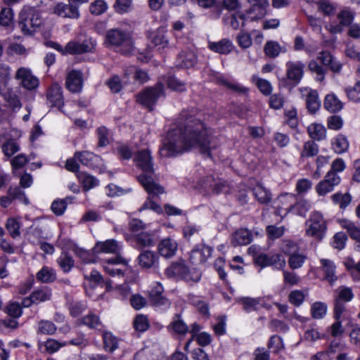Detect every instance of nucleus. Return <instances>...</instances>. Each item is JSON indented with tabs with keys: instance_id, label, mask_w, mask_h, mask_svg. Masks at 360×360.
Listing matches in <instances>:
<instances>
[{
	"instance_id": "obj_34",
	"label": "nucleus",
	"mask_w": 360,
	"mask_h": 360,
	"mask_svg": "<svg viewBox=\"0 0 360 360\" xmlns=\"http://www.w3.org/2000/svg\"><path fill=\"white\" fill-rule=\"evenodd\" d=\"M37 280L43 283H51L57 278L55 269L51 267L44 266L36 274Z\"/></svg>"
},
{
	"instance_id": "obj_17",
	"label": "nucleus",
	"mask_w": 360,
	"mask_h": 360,
	"mask_svg": "<svg viewBox=\"0 0 360 360\" xmlns=\"http://www.w3.org/2000/svg\"><path fill=\"white\" fill-rule=\"evenodd\" d=\"M248 2L251 6L245 13L250 15L252 21L262 19L266 15L269 5L267 0H248Z\"/></svg>"
},
{
	"instance_id": "obj_29",
	"label": "nucleus",
	"mask_w": 360,
	"mask_h": 360,
	"mask_svg": "<svg viewBox=\"0 0 360 360\" xmlns=\"http://www.w3.org/2000/svg\"><path fill=\"white\" fill-rule=\"evenodd\" d=\"M252 240V235L247 229H240L235 231L231 237V244L233 246L246 245Z\"/></svg>"
},
{
	"instance_id": "obj_51",
	"label": "nucleus",
	"mask_w": 360,
	"mask_h": 360,
	"mask_svg": "<svg viewBox=\"0 0 360 360\" xmlns=\"http://www.w3.org/2000/svg\"><path fill=\"white\" fill-rule=\"evenodd\" d=\"M238 302L243 304L244 311L250 312L257 309V307L260 303V300L258 298L243 297L239 298Z\"/></svg>"
},
{
	"instance_id": "obj_48",
	"label": "nucleus",
	"mask_w": 360,
	"mask_h": 360,
	"mask_svg": "<svg viewBox=\"0 0 360 360\" xmlns=\"http://www.w3.org/2000/svg\"><path fill=\"white\" fill-rule=\"evenodd\" d=\"M341 226L342 228L347 229L352 239L360 242V228L356 226L354 222L345 219L341 222Z\"/></svg>"
},
{
	"instance_id": "obj_15",
	"label": "nucleus",
	"mask_w": 360,
	"mask_h": 360,
	"mask_svg": "<svg viewBox=\"0 0 360 360\" xmlns=\"http://www.w3.org/2000/svg\"><path fill=\"white\" fill-rule=\"evenodd\" d=\"M163 291V287L160 283H158L150 291L149 300L153 306L165 310L170 307L171 302L162 295Z\"/></svg>"
},
{
	"instance_id": "obj_8",
	"label": "nucleus",
	"mask_w": 360,
	"mask_h": 360,
	"mask_svg": "<svg viewBox=\"0 0 360 360\" xmlns=\"http://www.w3.org/2000/svg\"><path fill=\"white\" fill-rule=\"evenodd\" d=\"M337 295L334 302V316L338 319L345 311V302L351 301L354 297V294L350 288L342 285L336 290Z\"/></svg>"
},
{
	"instance_id": "obj_57",
	"label": "nucleus",
	"mask_w": 360,
	"mask_h": 360,
	"mask_svg": "<svg viewBox=\"0 0 360 360\" xmlns=\"http://www.w3.org/2000/svg\"><path fill=\"white\" fill-rule=\"evenodd\" d=\"M309 70L316 75V80L318 82H323L325 79L326 70L318 63L316 60H311L308 65Z\"/></svg>"
},
{
	"instance_id": "obj_19",
	"label": "nucleus",
	"mask_w": 360,
	"mask_h": 360,
	"mask_svg": "<svg viewBox=\"0 0 360 360\" xmlns=\"http://www.w3.org/2000/svg\"><path fill=\"white\" fill-rule=\"evenodd\" d=\"M65 86L72 93H79L83 87V74L81 71H70L65 79Z\"/></svg>"
},
{
	"instance_id": "obj_5",
	"label": "nucleus",
	"mask_w": 360,
	"mask_h": 360,
	"mask_svg": "<svg viewBox=\"0 0 360 360\" xmlns=\"http://www.w3.org/2000/svg\"><path fill=\"white\" fill-rule=\"evenodd\" d=\"M42 22L37 9L31 6H24L19 14V27L25 34H32Z\"/></svg>"
},
{
	"instance_id": "obj_13",
	"label": "nucleus",
	"mask_w": 360,
	"mask_h": 360,
	"mask_svg": "<svg viewBox=\"0 0 360 360\" xmlns=\"http://www.w3.org/2000/svg\"><path fill=\"white\" fill-rule=\"evenodd\" d=\"M95 43L91 39H85L83 41H69L65 46V51L68 54L77 55L91 52L94 49Z\"/></svg>"
},
{
	"instance_id": "obj_45",
	"label": "nucleus",
	"mask_w": 360,
	"mask_h": 360,
	"mask_svg": "<svg viewBox=\"0 0 360 360\" xmlns=\"http://www.w3.org/2000/svg\"><path fill=\"white\" fill-rule=\"evenodd\" d=\"M334 204L339 205L340 209H345L352 202V195L349 193L345 194L338 192L331 196Z\"/></svg>"
},
{
	"instance_id": "obj_25",
	"label": "nucleus",
	"mask_w": 360,
	"mask_h": 360,
	"mask_svg": "<svg viewBox=\"0 0 360 360\" xmlns=\"http://www.w3.org/2000/svg\"><path fill=\"white\" fill-rule=\"evenodd\" d=\"M197 63V56L191 50L180 52L176 58V66L180 68H191Z\"/></svg>"
},
{
	"instance_id": "obj_54",
	"label": "nucleus",
	"mask_w": 360,
	"mask_h": 360,
	"mask_svg": "<svg viewBox=\"0 0 360 360\" xmlns=\"http://www.w3.org/2000/svg\"><path fill=\"white\" fill-rule=\"evenodd\" d=\"M148 195L149 196L147 198L146 200L144 202L139 210L143 211L145 210H151L158 214L162 213V209L161 206L153 200V197L158 196L160 194L154 195L148 193Z\"/></svg>"
},
{
	"instance_id": "obj_26",
	"label": "nucleus",
	"mask_w": 360,
	"mask_h": 360,
	"mask_svg": "<svg viewBox=\"0 0 360 360\" xmlns=\"http://www.w3.org/2000/svg\"><path fill=\"white\" fill-rule=\"evenodd\" d=\"M117 264H123L126 266L127 264V262L120 255H118L112 258L106 259L103 263L104 270L111 276L122 274V271L121 269H115L112 266L113 265Z\"/></svg>"
},
{
	"instance_id": "obj_41",
	"label": "nucleus",
	"mask_w": 360,
	"mask_h": 360,
	"mask_svg": "<svg viewBox=\"0 0 360 360\" xmlns=\"http://www.w3.org/2000/svg\"><path fill=\"white\" fill-rule=\"evenodd\" d=\"M165 82L169 89L176 92H184L186 91V83L175 75H169L165 77Z\"/></svg>"
},
{
	"instance_id": "obj_9",
	"label": "nucleus",
	"mask_w": 360,
	"mask_h": 360,
	"mask_svg": "<svg viewBox=\"0 0 360 360\" xmlns=\"http://www.w3.org/2000/svg\"><path fill=\"white\" fill-rule=\"evenodd\" d=\"M341 178L338 174L327 172L323 180L315 186V191L319 196H325L334 191L335 187L340 184Z\"/></svg>"
},
{
	"instance_id": "obj_61",
	"label": "nucleus",
	"mask_w": 360,
	"mask_h": 360,
	"mask_svg": "<svg viewBox=\"0 0 360 360\" xmlns=\"http://www.w3.org/2000/svg\"><path fill=\"white\" fill-rule=\"evenodd\" d=\"M281 51V47L278 42L268 41L264 46V52L270 58L277 57Z\"/></svg>"
},
{
	"instance_id": "obj_24",
	"label": "nucleus",
	"mask_w": 360,
	"mask_h": 360,
	"mask_svg": "<svg viewBox=\"0 0 360 360\" xmlns=\"http://www.w3.org/2000/svg\"><path fill=\"white\" fill-rule=\"evenodd\" d=\"M246 20V15L241 12L226 14L223 17L224 23L235 30L244 27Z\"/></svg>"
},
{
	"instance_id": "obj_58",
	"label": "nucleus",
	"mask_w": 360,
	"mask_h": 360,
	"mask_svg": "<svg viewBox=\"0 0 360 360\" xmlns=\"http://www.w3.org/2000/svg\"><path fill=\"white\" fill-rule=\"evenodd\" d=\"M252 79L256 83L257 88L263 94H271L272 91V86L269 81L259 78L257 75H253Z\"/></svg>"
},
{
	"instance_id": "obj_44",
	"label": "nucleus",
	"mask_w": 360,
	"mask_h": 360,
	"mask_svg": "<svg viewBox=\"0 0 360 360\" xmlns=\"http://www.w3.org/2000/svg\"><path fill=\"white\" fill-rule=\"evenodd\" d=\"M6 229L9 233L10 236L15 239L20 236V228L21 224L20 221H18L15 218H8L6 223Z\"/></svg>"
},
{
	"instance_id": "obj_55",
	"label": "nucleus",
	"mask_w": 360,
	"mask_h": 360,
	"mask_svg": "<svg viewBox=\"0 0 360 360\" xmlns=\"http://www.w3.org/2000/svg\"><path fill=\"white\" fill-rule=\"evenodd\" d=\"M175 317L176 319H174L169 326V328H172V330L177 334L179 335H185L188 332V327L184 322L183 320L179 319V315L176 314Z\"/></svg>"
},
{
	"instance_id": "obj_64",
	"label": "nucleus",
	"mask_w": 360,
	"mask_h": 360,
	"mask_svg": "<svg viewBox=\"0 0 360 360\" xmlns=\"http://www.w3.org/2000/svg\"><path fill=\"white\" fill-rule=\"evenodd\" d=\"M154 46L158 47V49H162L167 47L168 44V39L163 32L158 31L151 40Z\"/></svg>"
},
{
	"instance_id": "obj_2",
	"label": "nucleus",
	"mask_w": 360,
	"mask_h": 360,
	"mask_svg": "<svg viewBox=\"0 0 360 360\" xmlns=\"http://www.w3.org/2000/svg\"><path fill=\"white\" fill-rule=\"evenodd\" d=\"M134 161L141 173L137 176V180L149 194H162L164 187L155 182V173L150 152L142 150L136 153Z\"/></svg>"
},
{
	"instance_id": "obj_56",
	"label": "nucleus",
	"mask_w": 360,
	"mask_h": 360,
	"mask_svg": "<svg viewBox=\"0 0 360 360\" xmlns=\"http://www.w3.org/2000/svg\"><path fill=\"white\" fill-rule=\"evenodd\" d=\"M327 312V305L321 302H315L311 308V316L314 319H320L325 316Z\"/></svg>"
},
{
	"instance_id": "obj_39",
	"label": "nucleus",
	"mask_w": 360,
	"mask_h": 360,
	"mask_svg": "<svg viewBox=\"0 0 360 360\" xmlns=\"http://www.w3.org/2000/svg\"><path fill=\"white\" fill-rule=\"evenodd\" d=\"M134 241L139 248L153 246L155 244L154 236L150 233L142 231L135 236Z\"/></svg>"
},
{
	"instance_id": "obj_1",
	"label": "nucleus",
	"mask_w": 360,
	"mask_h": 360,
	"mask_svg": "<svg viewBox=\"0 0 360 360\" xmlns=\"http://www.w3.org/2000/svg\"><path fill=\"white\" fill-rule=\"evenodd\" d=\"M201 117V114L194 110H183L176 120V127L167 132L162 141L159 150L160 156L175 157L198 148L202 155L211 158L212 151L219 143Z\"/></svg>"
},
{
	"instance_id": "obj_10",
	"label": "nucleus",
	"mask_w": 360,
	"mask_h": 360,
	"mask_svg": "<svg viewBox=\"0 0 360 360\" xmlns=\"http://www.w3.org/2000/svg\"><path fill=\"white\" fill-rule=\"evenodd\" d=\"M15 78L20 80V85L29 91L37 89L39 84V79L33 75L30 69L27 68L22 67L18 68Z\"/></svg>"
},
{
	"instance_id": "obj_32",
	"label": "nucleus",
	"mask_w": 360,
	"mask_h": 360,
	"mask_svg": "<svg viewBox=\"0 0 360 360\" xmlns=\"http://www.w3.org/2000/svg\"><path fill=\"white\" fill-rule=\"evenodd\" d=\"M1 95L8 103V106L14 111L19 110L22 104L18 96L11 89H4L1 90Z\"/></svg>"
},
{
	"instance_id": "obj_36",
	"label": "nucleus",
	"mask_w": 360,
	"mask_h": 360,
	"mask_svg": "<svg viewBox=\"0 0 360 360\" xmlns=\"http://www.w3.org/2000/svg\"><path fill=\"white\" fill-rule=\"evenodd\" d=\"M321 264L325 276L324 278L328 281L330 285H333L338 278L335 275V266L334 263L330 259H322Z\"/></svg>"
},
{
	"instance_id": "obj_12",
	"label": "nucleus",
	"mask_w": 360,
	"mask_h": 360,
	"mask_svg": "<svg viewBox=\"0 0 360 360\" xmlns=\"http://www.w3.org/2000/svg\"><path fill=\"white\" fill-rule=\"evenodd\" d=\"M213 248L204 243L196 245L190 253V262L198 265L204 264L212 256Z\"/></svg>"
},
{
	"instance_id": "obj_31",
	"label": "nucleus",
	"mask_w": 360,
	"mask_h": 360,
	"mask_svg": "<svg viewBox=\"0 0 360 360\" xmlns=\"http://www.w3.org/2000/svg\"><path fill=\"white\" fill-rule=\"evenodd\" d=\"M307 91L306 95V105L308 111L311 114H315L321 107V101L319 98L317 91L305 89Z\"/></svg>"
},
{
	"instance_id": "obj_33",
	"label": "nucleus",
	"mask_w": 360,
	"mask_h": 360,
	"mask_svg": "<svg viewBox=\"0 0 360 360\" xmlns=\"http://www.w3.org/2000/svg\"><path fill=\"white\" fill-rule=\"evenodd\" d=\"M307 132L312 141H321L326 139V129L321 124H311L307 127Z\"/></svg>"
},
{
	"instance_id": "obj_49",
	"label": "nucleus",
	"mask_w": 360,
	"mask_h": 360,
	"mask_svg": "<svg viewBox=\"0 0 360 360\" xmlns=\"http://www.w3.org/2000/svg\"><path fill=\"white\" fill-rule=\"evenodd\" d=\"M104 347L106 351L113 352L118 348V340L110 332H104L103 335Z\"/></svg>"
},
{
	"instance_id": "obj_52",
	"label": "nucleus",
	"mask_w": 360,
	"mask_h": 360,
	"mask_svg": "<svg viewBox=\"0 0 360 360\" xmlns=\"http://www.w3.org/2000/svg\"><path fill=\"white\" fill-rule=\"evenodd\" d=\"M319 153V146L314 141L310 140L304 143L303 150L301 153V158H309L316 155Z\"/></svg>"
},
{
	"instance_id": "obj_60",
	"label": "nucleus",
	"mask_w": 360,
	"mask_h": 360,
	"mask_svg": "<svg viewBox=\"0 0 360 360\" xmlns=\"http://www.w3.org/2000/svg\"><path fill=\"white\" fill-rule=\"evenodd\" d=\"M307 259L304 254L297 253L289 257L288 265L292 269H297L302 266Z\"/></svg>"
},
{
	"instance_id": "obj_21",
	"label": "nucleus",
	"mask_w": 360,
	"mask_h": 360,
	"mask_svg": "<svg viewBox=\"0 0 360 360\" xmlns=\"http://www.w3.org/2000/svg\"><path fill=\"white\" fill-rule=\"evenodd\" d=\"M79 6L72 2L68 4L61 2L54 7L53 12L62 18L77 19L79 18Z\"/></svg>"
},
{
	"instance_id": "obj_18",
	"label": "nucleus",
	"mask_w": 360,
	"mask_h": 360,
	"mask_svg": "<svg viewBox=\"0 0 360 360\" xmlns=\"http://www.w3.org/2000/svg\"><path fill=\"white\" fill-rule=\"evenodd\" d=\"M122 246L120 244L114 239H108L105 241L97 242L93 248V251L95 253H106L115 254L116 256L120 255Z\"/></svg>"
},
{
	"instance_id": "obj_30",
	"label": "nucleus",
	"mask_w": 360,
	"mask_h": 360,
	"mask_svg": "<svg viewBox=\"0 0 360 360\" xmlns=\"http://www.w3.org/2000/svg\"><path fill=\"white\" fill-rule=\"evenodd\" d=\"M208 47L211 51L215 53L226 55L230 53L234 46L230 39L225 38L216 42L209 41Z\"/></svg>"
},
{
	"instance_id": "obj_37",
	"label": "nucleus",
	"mask_w": 360,
	"mask_h": 360,
	"mask_svg": "<svg viewBox=\"0 0 360 360\" xmlns=\"http://www.w3.org/2000/svg\"><path fill=\"white\" fill-rule=\"evenodd\" d=\"M77 176L84 191H88L99 184L98 179L88 173L79 172Z\"/></svg>"
},
{
	"instance_id": "obj_47",
	"label": "nucleus",
	"mask_w": 360,
	"mask_h": 360,
	"mask_svg": "<svg viewBox=\"0 0 360 360\" xmlns=\"http://www.w3.org/2000/svg\"><path fill=\"white\" fill-rule=\"evenodd\" d=\"M57 328L51 321L41 320L38 322L37 333L42 335H53L56 333Z\"/></svg>"
},
{
	"instance_id": "obj_59",
	"label": "nucleus",
	"mask_w": 360,
	"mask_h": 360,
	"mask_svg": "<svg viewBox=\"0 0 360 360\" xmlns=\"http://www.w3.org/2000/svg\"><path fill=\"white\" fill-rule=\"evenodd\" d=\"M69 198L55 200L51 206V211L57 216H61L65 211Z\"/></svg>"
},
{
	"instance_id": "obj_7",
	"label": "nucleus",
	"mask_w": 360,
	"mask_h": 360,
	"mask_svg": "<svg viewBox=\"0 0 360 360\" xmlns=\"http://www.w3.org/2000/svg\"><path fill=\"white\" fill-rule=\"evenodd\" d=\"M164 96V85L158 82L153 87L148 88L137 96V101L146 107L150 111L158 99Z\"/></svg>"
},
{
	"instance_id": "obj_53",
	"label": "nucleus",
	"mask_w": 360,
	"mask_h": 360,
	"mask_svg": "<svg viewBox=\"0 0 360 360\" xmlns=\"http://www.w3.org/2000/svg\"><path fill=\"white\" fill-rule=\"evenodd\" d=\"M1 149L5 156L10 158L20 150V146L14 139H9L4 143Z\"/></svg>"
},
{
	"instance_id": "obj_50",
	"label": "nucleus",
	"mask_w": 360,
	"mask_h": 360,
	"mask_svg": "<svg viewBox=\"0 0 360 360\" xmlns=\"http://www.w3.org/2000/svg\"><path fill=\"white\" fill-rule=\"evenodd\" d=\"M349 142L342 134H339L333 142V149L336 153L341 154L347 150Z\"/></svg>"
},
{
	"instance_id": "obj_35",
	"label": "nucleus",
	"mask_w": 360,
	"mask_h": 360,
	"mask_svg": "<svg viewBox=\"0 0 360 360\" xmlns=\"http://www.w3.org/2000/svg\"><path fill=\"white\" fill-rule=\"evenodd\" d=\"M80 321L82 324L91 329H96L101 331L104 328L100 317L92 311H90L87 315L83 316Z\"/></svg>"
},
{
	"instance_id": "obj_23",
	"label": "nucleus",
	"mask_w": 360,
	"mask_h": 360,
	"mask_svg": "<svg viewBox=\"0 0 360 360\" xmlns=\"http://www.w3.org/2000/svg\"><path fill=\"white\" fill-rule=\"evenodd\" d=\"M354 13L349 10H342L338 14L339 23L330 25V32L333 33H340L345 27L351 25L354 20Z\"/></svg>"
},
{
	"instance_id": "obj_63",
	"label": "nucleus",
	"mask_w": 360,
	"mask_h": 360,
	"mask_svg": "<svg viewBox=\"0 0 360 360\" xmlns=\"http://www.w3.org/2000/svg\"><path fill=\"white\" fill-rule=\"evenodd\" d=\"M345 91L348 98L354 103L360 102L358 94H360V80L356 82L354 86L346 87Z\"/></svg>"
},
{
	"instance_id": "obj_38",
	"label": "nucleus",
	"mask_w": 360,
	"mask_h": 360,
	"mask_svg": "<svg viewBox=\"0 0 360 360\" xmlns=\"http://www.w3.org/2000/svg\"><path fill=\"white\" fill-rule=\"evenodd\" d=\"M56 262L60 269L65 274L69 273L75 266V260L67 252H62L57 258Z\"/></svg>"
},
{
	"instance_id": "obj_46",
	"label": "nucleus",
	"mask_w": 360,
	"mask_h": 360,
	"mask_svg": "<svg viewBox=\"0 0 360 360\" xmlns=\"http://www.w3.org/2000/svg\"><path fill=\"white\" fill-rule=\"evenodd\" d=\"M31 295L37 304L50 300L52 296L51 290L48 287H44L34 290Z\"/></svg>"
},
{
	"instance_id": "obj_11",
	"label": "nucleus",
	"mask_w": 360,
	"mask_h": 360,
	"mask_svg": "<svg viewBox=\"0 0 360 360\" xmlns=\"http://www.w3.org/2000/svg\"><path fill=\"white\" fill-rule=\"evenodd\" d=\"M296 197L293 194L285 193L281 195L275 200V214L278 216H286L292 211Z\"/></svg>"
},
{
	"instance_id": "obj_62",
	"label": "nucleus",
	"mask_w": 360,
	"mask_h": 360,
	"mask_svg": "<svg viewBox=\"0 0 360 360\" xmlns=\"http://www.w3.org/2000/svg\"><path fill=\"white\" fill-rule=\"evenodd\" d=\"M282 251L290 257L292 255L298 253L299 246L298 244L291 240H284L281 246Z\"/></svg>"
},
{
	"instance_id": "obj_22",
	"label": "nucleus",
	"mask_w": 360,
	"mask_h": 360,
	"mask_svg": "<svg viewBox=\"0 0 360 360\" xmlns=\"http://www.w3.org/2000/svg\"><path fill=\"white\" fill-rule=\"evenodd\" d=\"M74 157L83 165L92 169L99 167L102 162V159L99 155L88 150L75 152Z\"/></svg>"
},
{
	"instance_id": "obj_42",
	"label": "nucleus",
	"mask_w": 360,
	"mask_h": 360,
	"mask_svg": "<svg viewBox=\"0 0 360 360\" xmlns=\"http://www.w3.org/2000/svg\"><path fill=\"white\" fill-rule=\"evenodd\" d=\"M256 199L262 204H267L271 200V193L261 185H257L253 189Z\"/></svg>"
},
{
	"instance_id": "obj_6",
	"label": "nucleus",
	"mask_w": 360,
	"mask_h": 360,
	"mask_svg": "<svg viewBox=\"0 0 360 360\" xmlns=\"http://www.w3.org/2000/svg\"><path fill=\"white\" fill-rule=\"evenodd\" d=\"M306 234L319 241L323 238L327 229L326 222L319 212L311 213L306 221Z\"/></svg>"
},
{
	"instance_id": "obj_14",
	"label": "nucleus",
	"mask_w": 360,
	"mask_h": 360,
	"mask_svg": "<svg viewBox=\"0 0 360 360\" xmlns=\"http://www.w3.org/2000/svg\"><path fill=\"white\" fill-rule=\"evenodd\" d=\"M46 101L49 106L58 108L62 111V108L64 105V97L63 88L58 83H53L48 88Z\"/></svg>"
},
{
	"instance_id": "obj_27",
	"label": "nucleus",
	"mask_w": 360,
	"mask_h": 360,
	"mask_svg": "<svg viewBox=\"0 0 360 360\" xmlns=\"http://www.w3.org/2000/svg\"><path fill=\"white\" fill-rule=\"evenodd\" d=\"M177 243L169 238L161 240L158 245V252L166 258L173 257L177 250Z\"/></svg>"
},
{
	"instance_id": "obj_28",
	"label": "nucleus",
	"mask_w": 360,
	"mask_h": 360,
	"mask_svg": "<svg viewBox=\"0 0 360 360\" xmlns=\"http://www.w3.org/2000/svg\"><path fill=\"white\" fill-rule=\"evenodd\" d=\"M204 188L207 193L219 194L226 191L228 186L224 181L215 180L212 176H208L204 183Z\"/></svg>"
},
{
	"instance_id": "obj_20",
	"label": "nucleus",
	"mask_w": 360,
	"mask_h": 360,
	"mask_svg": "<svg viewBox=\"0 0 360 360\" xmlns=\"http://www.w3.org/2000/svg\"><path fill=\"white\" fill-rule=\"evenodd\" d=\"M304 64L300 61H288L286 63L287 78L295 85L301 81L304 75Z\"/></svg>"
},
{
	"instance_id": "obj_43",
	"label": "nucleus",
	"mask_w": 360,
	"mask_h": 360,
	"mask_svg": "<svg viewBox=\"0 0 360 360\" xmlns=\"http://www.w3.org/2000/svg\"><path fill=\"white\" fill-rule=\"evenodd\" d=\"M75 254L79 257L84 263H96L98 262V253H95L93 249L91 251L86 250L82 248H77L75 250Z\"/></svg>"
},
{
	"instance_id": "obj_3",
	"label": "nucleus",
	"mask_w": 360,
	"mask_h": 360,
	"mask_svg": "<svg viewBox=\"0 0 360 360\" xmlns=\"http://www.w3.org/2000/svg\"><path fill=\"white\" fill-rule=\"evenodd\" d=\"M106 42L117 49L124 55L129 54L134 49L130 33L122 29H111L106 33Z\"/></svg>"
},
{
	"instance_id": "obj_40",
	"label": "nucleus",
	"mask_w": 360,
	"mask_h": 360,
	"mask_svg": "<svg viewBox=\"0 0 360 360\" xmlns=\"http://www.w3.org/2000/svg\"><path fill=\"white\" fill-rule=\"evenodd\" d=\"M323 105L330 112H337L343 108V103L333 94L326 95Z\"/></svg>"
},
{
	"instance_id": "obj_16",
	"label": "nucleus",
	"mask_w": 360,
	"mask_h": 360,
	"mask_svg": "<svg viewBox=\"0 0 360 360\" xmlns=\"http://www.w3.org/2000/svg\"><path fill=\"white\" fill-rule=\"evenodd\" d=\"M141 268L156 269L159 267V256L155 252L147 250L142 251L137 258Z\"/></svg>"
},
{
	"instance_id": "obj_4",
	"label": "nucleus",
	"mask_w": 360,
	"mask_h": 360,
	"mask_svg": "<svg viewBox=\"0 0 360 360\" xmlns=\"http://www.w3.org/2000/svg\"><path fill=\"white\" fill-rule=\"evenodd\" d=\"M165 275L169 278H179L186 282L193 284L200 281L202 272L197 268H189L184 263H172L165 271Z\"/></svg>"
}]
</instances>
